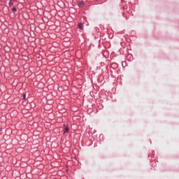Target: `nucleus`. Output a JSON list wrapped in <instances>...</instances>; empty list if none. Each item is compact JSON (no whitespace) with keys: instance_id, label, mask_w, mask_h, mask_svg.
<instances>
[{"instance_id":"1","label":"nucleus","mask_w":179,"mask_h":179,"mask_svg":"<svg viewBox=\"0 0 179 179\" xmlns=\"http://www.w3.org/2000/svg\"><path fill=\"white\" fill-rule=\"evenodd\" d=\"M69 132V127L68 125L64 124V135Z\"/></svg>"},{"instance_id":"2","label":"nucleus","mask_w":179,"mask_h":179,"mask_svg":"<svg viewBox=\"0 0 179 179\" xmlns=\"http://www.w3.org/2000/svg\"><path fill=\"white\" fill-rule=\"evenodd\" d=\"M79 8H83L85 6V1H81L78 3Z\"/></svg>"},{"instance_id":"3","label":"nucleus","mask_w":179,"mask_h":179,"mask_svg":"<svg viewBox=\"0 0 179 179\" xmlns=\"http://www.w3.org/2000/svg\"><path fill=\"white\" fill-rule=\"evenodd\" d=\"M78 29H80V30H83V24H82V23H78Z\"/></svg>"},{"instance_id":"4","label":"nucleus","mask_w":179,"mask_h":179,"mask_svg":"<svg viewBox=\"0 0 179 179\" xmlns=\"http://www.w3.org/2000/svg\"><path fill=\"white\" fill-rule=\"evenodd\" d=\"M12 10H13V13H15V12H17V8L16 7H13L12 8Z\"/></svg>"},{"instance_id":"5","label":"nucleus","mask_w":179,"mask_h":179,"mask_svg":"<svg viewBox=\"0 0 179 179\" xmlns=\"http://www.w3.org/2000/svg\"><path fill=\"white\" fill-rule=\"evenodd\" d=\"M10 1L9 2L8 5L9 6H12L13 5V2H12V0H10Z\"/></svg>"},{"instance_id":"6","label":"nucleus","mask_w":179,"mask_h":179,"mask_svg":"<svg viewBox=\"0 0 179 179\" xmlns=\"http://www.w3.org/2000/svg\"><path fill=\"white\" fill-rule=\"evenodd\" d=\"M26 99V94H22V100H24Z\"/></svg>"},{"instance_id":"7","label":"nucleus","mask_w":179,"mask_h":179,"mask_svg":"<svg viewBox=\"0 0 179 179\" xmlns=\"http://www.w3.org/2000/svg\"><path fill=\"white\" fill-rule=\"evenodd\" d=\"M0 131H2V129H1Z\"/></svg>"},{"instance_id":"8","label":"nucleus","mask_w":179,"mask_h":179,"mask_svg":"<svg viewBox=\"0 0 179 179\" xmlns=\"http://www.w3.org/2000/svg\"><path fill=\"white\" fill-rule=\"evenodd\" d=\"M95 1H99V0H95Z\"/></svg>"}]
</instances>
